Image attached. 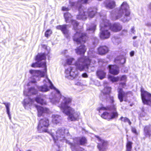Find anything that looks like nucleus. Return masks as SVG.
<instances>
[{"mask_svg":"<svg viewBox=\"0 0 151 151\" xmlns=\"http://www.w3.org/2000/svg\"><path fill=\"white\" fill-rule=\"evenodd\" d=\"M129 6L126 2H124L121 5V8L119 10L117 14L113 18L114 20H117L121 18L122 21L127 22L131 19L130 12L129 10Z\"/></svg>","mask_w":151,"mask_h":151,"instance_id":"obj_1","label":"nucleus"},{"mask_svg":"<svg viewBox=\"0 0 151 151\" xmlns=\"http://www.w3.org/2000/svg\"><path fill=\"white\" fill-rule=\"evenodd\" d=\"M64 100V103L61 105V106L63 110V112L68 116V119L71 121L75 120L76 118L74 115L75 110L68 106V104L71 103V99L69 98H65Z\"/></svg>","mask_w":151,"mask_h":151,"instance_id":"obj_2","label":"nucleus"},{"mask_svg":"<svg viewBox=\"0 0 151 151\" xmlns=\"http://www.w3.org/2000/svg\"><path fill=\"white\" fill-rule=\"evenodd\" d=\"M108 24H106L104 19L100 25V32L99 37L102 40H105L109 38L111 36V33L109 29Z\"/></svg>","mask_w":151,"mask_h":151,"instance_id":"obj_3","label":"nucleus"},{"mask_svg":"<svg viewBox=\"0 0 151 151\" xmlns=\"http://www.w3.org/2000/svg\"><path fill=\"white\" fill-rule=\"evenodd\" d=\"M50 126L49 119L47 118L44 117L39 120L37 129L40 132H48V128Z\"/></svg>","mask_w":151,"mask_h":151,"instance_id":"obj_4","label":"nucleus"},{"mask_svg":"<svg viewBox=\"0 0 151 151\" xmlns=\"http://www.w3.org/2000/svg\"><path fill=\"white\" fill-rule=\"evenodd\" d=\"M91 61V60L88 56L80 58L76 61V67L81 71L83 70L85 67L88 69Z\"/></svg>","mask_w":151,"mask_h":151,"instance_id":"obj_5","label":"nucleus"},{"mask_svg":"<svg viewBox=\"0 0 151 151\" xmlns=\"http://www.w3.org/2000/svg\"><path fill=\"white\" fill-rule=\"evenodd\" d=\"M140 92L143 103L151 106V93L145 91L143 88H141Z\"/></svg>","mask_w":151,"mask_h":151,"instance_id":"obj_6","label":"nucleus"},{"mask_svg":"<svg viewBox=\"0 0 151 151\" xmlns=\"http://www.w3.org/2000/svg\"><path fill=\"white\" fill-rule=\"evenodd\" d=\"M106 24H108L109 29L113 32H117L121 31L122 28V25L119 22H115L112 24L108 19H105Z\"/></svg>","mask_w":151,"mask_h":151,"instance_id":"obj_7","label":"nucleus"},{"mask_svg":"<svg viewBox=\"0 0 151 151\" xmlns=\"http://www.w3.org/2000/svg\"><path fill=\"white\" fill-rule=\"evenodd\" d=\"M109 102L111 104L110 106H107L106 107H101L98 108L97 109V110L99 113H100L101 110L104 111H116V105L114 103V100L113 96H109Z\"/></svg>","mask_w":151,"mask_h":151,"instance_id":"obj_8","label":"nucleus"},{"mask_svg":"<svg viewBox=\"0 0 151 151\" xmlns=\"http://www.w3.org/2000/svg\"><path fill=\"white\" fill-rule=\"evenodd\" d=\"M95 137L97 139L98 141L100 142L98 143L97 147L99 151H106L107 146L108 145V142L107 141L102 139L99 136L94 135Z\"/></svg>","mask_w":151,"mask_h":151,"instance_id":"obj_9","label":"nucleus"},{"mask_svg":"<svg viewBox=\"0 0 151 151\" xmlns=\"http://www.w3.org/2000/svg\"><path fill=\"white\" fill-rule=\"evenodd\" d=\"M78 34V37L76 38V42L78 44H84L88 40V37L87 33L81 32L78 33L76 32V34Z\"/></svg>","mask_w":151,"mask_h":151,"instance_id":"obj_10","label":"nucleus"},{"mask_svg":"<svg viewBox=\"0 0 151 151\" xmlns=\"http://www.w3.org/2000/svg\"><path fill=\"white\" fill-rule=\"evenodd\" d=\"M82 6L80 5L79 6H76L78 12L77 16V18L80 20L86 19L88 17V12L85 11L82 8Z\"/></svg>","mask_w":151,"mask_h":151,"instance_id":"obj_11","label":"nucleus"},{"mask_svg":"<svg viewBox=\"0 0 151 151\" xmlns=\"http://www.w3.org/2000/svg\"><path fill=\"white\" fill-rule=\"evenodd\" d=\"M118 98L120 102L123 101V99H124L125 101H127V95L129 93L128 92H125L123 91L122 88H118Z\"/></svg>","mask_w":151,"mask_h":151,"instance_id":"obj_12","label":"nucleus"},{"mask_svg":"<svg viewBox=\"0 0 151 151\" xmlns=\"http://www.w3.org/2000/svg\"><path fill=\"white\" fill-rule=\"evenodd\" d=\"M35 106L37 111V116L39 117L42 116L43 113H48L49 111V109L47 108L36 105Z\"/></svg>","mask_w":151,"mask_h":151,"instance_id":"obj_13","label":"nucleus"},{"mask_svg":"<svg viewBox=\"0 0 151 151\" xmlns=\"http://www.w3.org/2000/svg\"><path fill=\"white\" fill-rule=\"evenodd\" d=\"M108 68L109 73L113 75H117L119 72V68L116 65H109L108 66Z\"/></svg>","mask_w":151,"mask_h":151,"instance_id":"obj_14","label":"nucleus"},{"mask_svg":"<svg viewBox=\"0 0 151 151\" xmlns=\"http://www.w3.org/2000/svg\"><path fill=\"white\" fill-rule=\"evenodd\" d=\"M109 51L108 47L105 45H100L97 48L98 54L102 55H105Z\"/></svg>","mask_w":151,"mask_h":151,"instance_id":"obj_15","label":"nucleus"},{"mask_svg":"<svg viewBox=\"0 0 151 151\" xmlns=\"http://www.w3.org/2000/svg\"><path fill=\"white\" fill-rule=\"evenodd\" d=\"M63 16L66 22H70L72 24L75 23V20L73 19V16L70 13L68 12L64 13Z\"/></svg>","mask_w":151,"mask_h":151,"instance_id":"obj_16","label":"nucleus"},{"mask_svg":"<svg viewBox=\"0 0 151 151\" xmlns=\"http://www.w3.org/2000/svg\"><path fill=\"white\" fill-rule=\"evenodd\" d=\"M87 48L84 44H82L76 49V53L77 54L83 55L86 52Z\"/></svg>","mask_w":151,"mask_h":151,"instance_id":"obj_17","label":"nucleus"},{"mask_svg":"<svg viewBox=\"0 0 151 151\" xmlns=\"http://www.w3.org/2000/svg\"><path fill=\"white\" fill-rule=\"evenodd\" d=\"M143 133L146 137H150L151 136V125H145L143 129Z\"/></svg>","mask_w":151,"mask_h":151,"instance_id":"obj_18","label":"nucleus"},{"mask_svg":"<svg viewBox=\"0 0 151 151\" xmlns=\"http://www.w3.org/2000/svg\"><path fill=\"white\" fill-rule=\"evenodd\" d=\"M31 66L33 68H41L43 67L44 68V70H45V72H47V67L46 65V63L45 62H43L38 63L36 62L35 63H32L31 65Z\"/></svg>","mask_w":151,"mask_h":151,"instance_id":"obj_19","label":"nucleus"},{"mask_svg":"<svg viewBox=\"0 0 151 151\" xmlns=\"http://www.w3.org/2000/svg\"><path fill=\"white\" fill-rule=\"evenodd\" d=\"M47 55V54L45 53H38L35 57V60L38 62L42 60H45Z\"/></svg>","mask_w":151,"mask_h":151,"instance_id":"obj_20","label":"nucleus"},{"mask_svg":"<svg viewBox=\"0 0 151 151\" xmlns=\"http://www.w3.org/2000/svg\"><path fill=\"white\" fill-rule=\"evenodd\" d=\"M57 29L60 30L63 34L65 35L68 33V30L67 28V25L64 24L62 25H58L56 27Z\"/></svg>","mask_w":151,"mask_h":151,"instance_id":"obj_21","label":"nucleus"},{"mask_svg":"<svg viewBox=\"0 0 151 151\" xmlns=\"http://www.w3.org/2000/svg\"><path fill=\"white\" fill-rule=\"evenodd\" d=\"M29 72L31 74L33 75V76H38L37 74H39L42 77H44L46 73L45 72V70H44V71H42L40 70H29Z\"/></svg>","mask_w":151,"mask_h":151,"instance_id":"obj_22","label":"nucleus"},{"mask_svg":"<svg viewBox=\"0 0 151 151\" xmlns=\"http://www.w3.org/2000/svg\"><path fill=\"white\" fill-rule=\"evenodd\" d=\"M101 91L104 95H109L111 92V88L110 86H106Z\"/></svg>","mask_w":151,"mask_h":151,"instance_id":"obj_23","label":"nucleus"},{"mask_svg":"<svg viewBox=\"0 0 151 151\" xmlns=\"http://www.w3.org/2000/svg\"><path fill=\"white\" fill-rule=\"evenodd\" d=\"M52 122L56 124L59 123L61 120V117L58 115L53 114L52 116Z\"/></svg>","mask_w":151,"mask_h":151,"instance_id":"obj_24","label":"nucleus"},{"mask_svg":"<svg viewBox=\"0 0 151 151\" xmlns=\"http://www.w3.org/2000/svg\"><path fill=\"white\" fill-rule=\"evenodd\" d=\"M78 142L80 145L84 146L87 144V140L86 137L82 136L79 138Z\"/></svg>","mask_w":151,"mask_h":151,"instance_id":"obj_25","label":"nucleus"},{"mask_svg":"<svg viewBox=\"0 0 151 151\" xmlns=\"http://www.w3.org/2000/svg\"><path fill=\"white\" fill-rule=\"evenodd\" d=\"M35 101L38 104L42 105H45L47 104V102L46 101L42 99L41 97L38 96L35 98Z\"/></svg>","mask_w":151,"mask_h":151,"instance_id":"obj_26","label":"nucleus"},{"mask_svg":"<svg viewBox=\"0 0 151 151\" xmlns=\"http://www.w3.org/2000/svg\"><path fill=\"white\" fill-rule=\"evenodd\" d=\"M101 117L108 121L110 120V113L108 112L105 111L101 115Z\"/></svg>","mask_w":151,"mask_h":151,"instance_id":"obj_27","label":"nucleus"},{"mask_svg":"<svg viewBox=\"0 0 151 151\" xmlns=\"http://www.w3.org/2000/svg\"><path fill=\"white\" fill-rule=\"evenodd\" d=\"M96 75L100 79H102L105 77L106 73L103 70H99L97 71Z\"/></svg>","mask_w":151,"mask_h":151,"instance_id":"obj_28","label":"nucleus"},{"mask_svg":"<svg viewBox=\"0 0 151 151\" xmlns=\"http://www.w3.org/2000/svg\"><path fill=\"white\" fill-rule=\"evenodd\" d=\"M88 12V16L89 17L91 18H93L95 15L97 13V9H94L91 11H89Z\"/></svg>","mask_w":151,"mask_h":151,"instance_id":"obj_29","label":"nucleus"},{"mask_svg":"<svg viewBox=\"0 0 151 151\" xmlns=\"http://www.w3.org/2000/svg\"><path fill=\"white\" fill-rule=\"evenodd\" d=\"M132 142L127 141L126 145L127 151H131L132 148Z\"/></svg>","mask_w":151,"mask_h":151,"instance_id":"obj_30","label":"nucleus"},{"mask_svg":"<svg viewBox=\"0 0 151 151\" xmlns=\"http://www.w3.org/2000/svg\"><path fill=\"white\" fill-rule=\"evenodd\" d=\"M106 6L110 9L114 8L115 6V3L114 1H110L106 4Z\"/></svg>","mask_w":151,"mask_h":151,"instance_id":"obj_31","label":"nucleus"},{"mask_svg":"<svg viewBox=\"0 0 151 151\" xmlns=\"http://www.w3.org/2000/svg\"><path fill=\"white\" fill-rule=\"evenodd\" d=\"M114 112H113L111 113V115H110V120L113 119L117 118L118 116V114L116 111H113Z\"/></svg>","mask_w":151,"mask_h":151,"instance_id":"obj_32","label":"nucleus"},{"mask_svg":"<svg viewBox=\"0 0 151 151\" xmlns=\"http://www.w3.org/2000/svg\"><path fill=\"white\" fill-rule=\"evenodd\" d=\"M3 104L5 106L6 109L7 113L9 116V118L10 119H11V114H10L9 112L10 109L9 108L10 104L9 103H6L5 102L3 103Z\"/></svg>","mask_w":151,"mask_h":151,"instance_id":"obj_33","label":"nucleus"},{"mask_svg":"<svg viewBox=\"0 0 151 151\" xmlns=\"http://www.w3.org/2000/svg\"><path fill=\"white\" fill-rule=\"evenodd\" d=\"M108 78L113 82H117L119 80V77H115L111 75L108 76Z\"/></svg>","mask_w":151,"mask_h":151,"instance_id":"obj_34","label":"nucleus"},{"mask_svg":"<svg viewBox=\"0 0 151 151\" xmlns=\"http://www.w3.org/2000/svg\"><path fill=\"white\" fill-rule=\"evenodd\" d=\"M39 90L42 92H46L49 90V88L47 86L46 84H44L43 86L39 87Z\"/></svg>","mask_w":151,"mask_h":151,"instance_id":"obj_35","label":"nucleus"},{"mask_svg":"<svg viewBox=\"0 0 151 151\" xmlns=\"http://www.w3.org/2000/svg\"><path fill=\"white\" fill-rule=\"evenodd\" d=\"M119 119L124 123L128 122V124L129 125H131L132 124V122L130 121V120L128 118L126 117H123L121 116L119 118Z\"/></svg>","mask_w":151,"mask_h":151,"instance_id":"obj_36","label":"nucleus"},{"mask_svg":"<svg viewBox=\"0 0 151 151\" xmlns=\"http://www.w3.org/2000/svg\"><path fill=\"white\" fill-rule=\"evenodd\" d=\"M89 0H78L76 6H79L81 4H86L88 3Z\"/></svg>","mask_w":151,"mask_h":151,"instance_id":"obj_37","label":"nucleus"},{"mask_svg":"<svg viewBox=\"0 0 151 151\" xmlns=\"http://www.w3.org/2000/svg\"><path fill=\"white\" fill-rule=\"evenodd\" d=\"M28 92L32 94H36L37 93V91L34 87H31L28 90Z\"/></svg>","mask_w":151,"mask_h":151,"instance_id":"obj_38","label":"nucleus"},{"mask_svg":"<svg viewBox=\"0 0 151 151\" xmlns=\"http://www.w3.org/2000/svg\"><path fill=\"white\" fill-rule=\"evenodd\" d=\"M52 31L50 29H48L46 30L45 33V36L47 38L49 37L52 34Z\"/></svg>","mask_w":151,"mask_h":151,"instance_id":"obj_39","label":"nucleus"},{"mask_svg":"<svg viewBox=\"0 0 151 151\" xmlns=\"http://www.w3.org/2000/svg\"><path fill=\"white\" fill-rule=\"evenodd\" d=\"M74 61V58H70L67 59L66 63L68 65H71L72 64L73 62Z\"/></svg>","mask_w":151,"mask_h":151,"instance_id":"obj_40","label":"nucleus"},{"mask_svg":"<svg viewBox=\"0 0 151 151\" xmlns=\"http://www.w3.org/2000/svg\"><path fill=\"white\" fill-rule=\"evenodd\" d=\"M141 112L140 113V115L141 117L145 116L146 114V113L145 112V109L144 107H142L141 109Z\"/></svg>","mask_w":151,"mask_h":151,"instance_id":"obj_41","label":"nucleus"},{"mask_svg":"<svg viewBox=\"0 0 151 151\" xmlns=\"http://www.w3.org/2000/svg\"><path fill=\"white\" fill-rule=\"evenodd\" d=\"M70 76L74 78L76 77V73L74 71L73 68H71L70 72Z\"/></svg>","mask_w":151,"mask_h":151,"instance_id":"obj_42","label":"nucleus"},{"mask_svg":"<svg viewBox=\"0 0 151 151\" xmlns=\"http://www.w3.org/2000/svg\"><path fill=\"white\" fill-rule=\"evenodd\" d=\"M131 131L134 134L136 135L138 134V132H137L136 129L134 127H132L131 128Z\"/></svg>","mask_w":151,"mask_h":151,"instance_id":"obj_43","label":"nucleus"},{"mask_svg":"<svg viewBox=\"0 0 151 151\" xmlns=\"http://www.w3.org/2000/svg\"><path fill=\"white\" fill-rule=\"evenodd\" d=\"M61 10L63 11H68L70 10V9L68 7L63 6L62 7Z\"/></svg>","mask_w":151,"mask_h":151,"instance_id":"obj_44","label":"nucleus"},{"mask_svg":"<svg viewBox=\"0 0 151 151\" xmlns=\"http://www.w3.org/2000/svg\"><path fill=\"white\" fill-rule=\"evenodd\" d=\"M119 84L122 88H124V86H126V83L124 82L120 83Z\"/></svg>","mask_w":151,"mask_h":151,"instance_id":"obj_45","label":"nucleus"},{"mask_svg":"<svg viewBox=\"0 0 151 151\" xmlns=\"http://www.w3.org/2000/svg\"><path fill=\"white\" fill-rule=\"evenodd\" d=\"M69 3L70 6L71 7H72V6H74L75 5V2H72L70 0L69 1Z\"/></svg>","mask_w":151,"mask_h":151,"instance_id":"obj_46","label":"nucleus"},{"mask_svg":"<svg viewBox=\"0 0 151 151\" xmlns=\"http://www.w3.org/2000/svg\"><path fill=\"white\" fill-rule=\"evenodd\" d=\"M126 77L125 75H123L122 76V77L120 78V80L121 81H123V80H126Z\"/></svg>","mask_w":151,"mask_h":151,"instance_id":"obj_47","label":"nucleus"},{"mask_svg":"<svg viewBox=\"0 0 151 151\" xmlns=\"http://www.w3.org/2000/svg\"><path fill=\"white\" fill-rule=\"evenodd\" d=\"M82 77L84 78H87L88 77V76L86 73H84L82 74Z\"/></svg>","mask_w":151,"mask_h":151,"instance_id":"obj_48","label":"nucleus"},{"mask_svg":"<svg viewBox=\"0 0 151 151\" xmlns=\"http://www.w3.org/2000/svg\"><path fill=\"white\" fill-rule=\"evenodd\" d=\"M130 55L132 57L134 56V51H131L130 53Z\"/></svg>","mask_w":151,"mask_h":151,"instance_id":"obj_49","label":"nucleus"},{"mask_svg":"<svg viewBox=\"0 0 151 151\" xmlns=\"http://www.w3.org/2000/svg\"><path fill=\"white\" fill-rule=\"evenodd\" d=\"M131 32L134 33L135 32L134 27H132L131 29Z\"/></svg>","mask_w":151,"mask_h":151,"instance_id":"obj_50","label":"nucleus"},{"mask_svg":"<svg viewBox=\"0 0 151 151\" xmlns=\"http://www.w3.org/2000/svg\"><path fill=\"white\" fill-rule=\"evenodd\" d=\"M36 82V81L35 80L34 81H30L29 83H35Z\"/></svg>","mask_w":151,"mask_h":151,"instance_id":"obj_51","label":"nucleus"},{"mask_svg":"<svg viewBox=\"0 0 151 151\" xmlns=\"http://www.w3.org/2000/svg\"><path fill=\"white\" fill-rule=\"evenodd\" d=\"M137 36H134V37H133V39H136L137 38Z\"/></svg>","mask_w":151,"mask_h":151,"instance_id":"obj_52","label":"nucleus"},{"mask_svg":"<svg viewBox=\"0 0 151 151\" xmlns=\"http://www.w3.org/2000/svg\"><path fill=\"white\" fill-rule=\"evenodd\" d=\"M96 25H94L93 26V29H95L96 28Z\"/></svg>","mask_w":151,"mask_h":151,"instance_id":"obj_53","label":"nucleus"},{"mask_svg":"<svg viewBox=\"0 0 151 151\" xmlns=\"http://www.w3.org/2000/svg\"><path fill=\"white\" fill-rule=\"evenodd\" d=\"M149 6L150 9H151V3L150 4Z\"/></svg>","mask_w":151,"mask_h":151,"instance_id":"obj_54","label":"nucleus"},{"mask_svg":"<svg viewBox=\"0 0 151 151\" xmlns=\"http://www.w3.org/2000/svg\"><path fill=\"white\" fill-rule=\"evenodd\" d=\"M79 24L78 23H77L76 22V26H77Z\"/></svg>","mask_w":151,"mask_h":151,"instance_id":"obj_55","label":"nucleus"},{"mask_svg":"<svg viewBox=\"0 0 151 151\" xmlns=\"http://www.w3.org/2000/svg\"><path fill=\"white\" fill-rule=\"evenodd\" d=\"M73 40L74 41H76V38L75 37L73 38Z\"/></svg>","mask_w":151,"mask_h":151,"instance_id":"obj_56","label":"nucleus"},{"mask_svg":"<svg viewBox=\"0 0 151 151\" xmlns=\"http://www.w3.org/2000/svg\"><path fill=\"white\" fill-rule=\"evenodd\" d=\"M84 150V149L83 148H82L81 151H83Z\"/></svg>","mask_w":151,"mask_h":151,"instance_id":"obj_57","label":"nucleus"},{"mask_svg":"<svg viewBox=\"0 0 151 151\" xmlns=\"http://www.w3.org/2000/svg\"><path fill=\"white\" fill-rule=\"evenodd\" d=\"M58 147L59 148H60V146H59V145H58Z\"/></svg>","mask_w":151,"mask_h":151,"instance_id":"obj_58","label":"nucleus"},{"mask_svg":"<svg viewBox=\"0 0 151 151\" xmlns=\"http://www.w3.org/2000/svg\"><path fill=\"white\" fill-rule=\"evenodd\" d=\"M150 43H151V40H150Z\"/></svg>","mask_w":151,"mask_h":151,"instance_id":"obj_59","label":"nucleus"},{"mask_svg":"<svg viewBox=\"0 0 151 151\" xmlns=\"http://www.w3.org/2000/svg\"><path fill=\"white\" fill-rule=\"evenodd\" d=\"M57 151H60V150H57Z\"/></svg>","mask_w":151,"mask_h":151,"instance_id":"obj_60","label":"nucleus"},{"mask_svg":"<svg viewBox=\"0 0 151 151\" xmlns=\"http://www.w3.org/2000/svg\"><path fill=\"white\" fill-rule=\"evenodd\" d=\"M27 151H31V150H27Z\"/></svg>","mask_w":151,"mask_h":151,"instance_id":"obj_61","label":"nucleus"},{"mask_svg":"<svg viewBox=\"0 0 151 151\" xmlns=\"http://www.w3.org/2000/svg\"><path fill=\"white\" fill-rule=\"evenodd\" d=\"M43 46H45V45H43Z\"/></svg>","mask_w":151,"mask_h":151,"instance_id":"obj_62","label":"nucleus"},{"mask_svg":"<svg viewBox=\"0 0 151 151\" xmlns=\"http://www.w3.org/2000/svg\"><path fill=\"white\" fill-rule=\"evenodd\" d=\"M19 151H21V150H20Z\"/></svg>","mask_w":151,"mask_h":151,"instance_id":"obj_63","label":"nucleus"}]
</instances>
